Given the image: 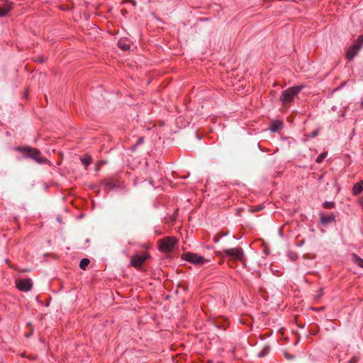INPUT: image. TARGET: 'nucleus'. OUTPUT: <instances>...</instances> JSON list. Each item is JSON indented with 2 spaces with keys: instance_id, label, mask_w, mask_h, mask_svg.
Instances as JSON below:
<instances>
[{
  "instance_id": "obj_9",
  "label": "nucleus",
  "mask_w": 363,
  "mask_h": 363,
  "mask_svg": "<svg viewBox=\"0 0 363 363\" xmlns=\"http://www.w3.org/2000/svg\"><path fill=\"white\" fill-rule=\"evenodd\" d=\"M320 219L322 224L327 225L335 221V216L333 213L329 214L320 213Z\"/></svg>"
},
{
  "instance_id": "obj_26",
  "label": "nucleus",
  "mask_w": 363,
  "mask_h": 363,
  "mask_svg": "<svg viewBox=\"0 0 363 363\" xmlns=\"http://www.w3.org/2000/svg\"><path fill=\"white\" fill-rule=\"evenodd\" d=\"M362 106H363V101L362 102Z\"/></svg>"
},
{
  "instance_id": "obj_7",
  "label": "nucleus",
  "mask_w": 363,
  "mask_h": 363,
  "mask_svg": "<svg viewBox=\"0 0 363 363\" xmlns=\"http://www.w3.org/2000/svg\"><path fill=\"white\" fill-rule=\"evenodd\" d=\"M16 287L21 291H28L33 286L30 279H18L16 281Z\"/></svg>"
},
{
  "instance_id": "obj_18",
  "label": "nucleus",
  "mask_w": 363,
  "mask_h": 363,
  "mask_svg": "<svg viewBox=\"0 0 363 363\" xmlns=\"http://www.w3.org/2000/svg\"><path fill=\"white\" fill-rule=\"evenodd\" d=\"M355 260L357 265L362 268H363V259L355 255Z\"/></svg>"
},
{
  "instance_id": "obj_12",
  "label": "nucleus",
  "mask_w": 363,
  "mask_h": 363,
  "mask_svg": "<svg viewBox=\"0 0 363 363\" xmlns=\"http://www.w3.org/2000/svg\"><path fill=\"white\" fill-rule=\"evenodd\" d=\"M92 159L89 155H85L81 158L82 163L84 165L85 169H86L89 165L91 163Z\"/></svg>"
},
{
  "instance_id": "obj_8",
  "label": "nucleus",
  "mask_w": 363,
  "mask_h": 363,
  "mask_svg": "<svg viewBox=\"0 0 363 363\" xmlns=\"http://www.w3.org/2000/svg\"><path fill=\"white\" fill-rule=\"evenodd\" d=\"M359 50V45H352L347 50L345 56L348 60H351L357 55Z\"/></svg>"
},
{
  "instance_id": "obj_25",
  "label": "nucleus",
  "mask_w": 363,
  "mask_h": 363,
  "mask_svg": "<svg viewBox=\"0 0 363 363\" xmlns=\"http://www.w3.org/2000/svg\"><path fill=\"white\" fill-rule=\"evenodd\" d=\"M39 61H40V62H44V59H43V58H41L40 60H39Z\"/></svg>"
},
{
  "instance_id": "obj_19",
  "label": "nucleus",
  "mask_w": 363,
  "mask_h": 363,
  "mask_svg": "<svg viewBox=\"0 0 363 363\" xmlns=\"http://www.w3.org/2000/svg\"><path fill=\"white\" fill-rule=\"evenodd\" d=\"M119 46L124 50H127L130 49L129 45H122L121 42H119Z\"/></svg>"
},
{
  "instance_id": "obj_21",
  "label": "nucleus",
  "mask_w": 363,
  "mask_h": 363,
  "mask_svg": "<svg viewBox=\"0 0 363 363\" xmlns=\"http://www.w3.org/2000/svg\"><path fill=\"white\" fill-rule=\"evenodd\" d=\"M358 360V358L357 357H353L350 360V363H355L357 362Z\"/></svg>"
},
{
  "instance_id": "obj_20",
  "label": "nucleus",
  "mask_w": 363,
  "mask_h": 363,
  "mask_svg": "<svg viewBox=\"0 0 363 363\" xmlns=\"http://www.w3.org/2000/svg\"><path fill=\"white\" fill-rule=\"evenodd\" d=\"M323 295V289H320V292L318 294V295L315 296V299H319Z\"/></svg>"
},
{
  "instance_id": "obj_5",
  "label": "nucleus",
  "mask_w": 363,
  "mask_h": 363,
  "mask_svg": "<svg viewBox=\"0 0 363 363\" xmlns=\"http://www.w3.org/2000/svg\"><path fill=\"white\" fill-rule=\"evenodd\" d=\"M182 258L194 264H203L206 262V259L203 257L189 252L184 253Z\"/></svg>"
},
{
  "instance_id": "obj_17",
  "label": "nucleus",
  "mask_w": 363,
  "mask_h": 363,
  "mask_svg": "<svg viewBox=\"0 0 363 363\" xmlns=\"http://www.w3.org/2000/svg\"><path fill=\"white\" fill-rule=\"evenodd\" d=\"M353 45H358L360 46L361 48L363 45V35H362L358 36L355 43H354Z\"/></svg>"
},
{
  "instance_id": "obj_16",
  "label": "nucleus",
  "mask_w": 363,
  "mask_h": 363,
  "mask_svg": "<svg viewBox=\"0 0 363 363\" xmlns=\"http://www.w3.org/2000/svg\"><path fill=\"white\" fill-rule=\"evenodd\" d=\"M326 155H327V153H325V152L321 153L320 155H319L317 157L315 162L317 163H321L323 161V160L325 159V157H326Z\"/></svg>"
},
{
  "instance_id": "obj_10",
  "label": "nucleus",
  "mask_w": 363,
  "mask_h": 363,
  "mask_svg": "<svg viewBox=\"0 0 363 363\" xmlns=\"http://www.w3.org/2000/svg\"><path fill=\"white\" fill-rule=\"evenodd\" d=\"M13 9V4L11 2L5 3L0 6V17L5 16Z\"/></svg>"
},
{
  "instance_id": "obj_15",
  "label": "nucleus",
  "mask_w": 363,
  "mask_h": 363,
  "mask_svg": "<svg viewBox=\"0 0 363 363\" xmlns=\"http://www.w3.org/2000/svg\"><path fill=\"white\" fill-rule=\"evenodd\" d=\"M323 206L326 209H332L335 207V203L333 201H325Z\"/></svg>"
},
{
  "instance_id": "obj_13",
  "label": "nucleus",
  "mask_w": 363,
  "mask_h": 363,
  "mask_svg": "<svg viewBox=\"0 0 363 363\" xmlns=\"http://www.w3.org/2000/svg\"><path fill=\"white\" fill-rule=\"evenodd\" d=\"M282 124L280 122H274L272 124L270 130L272 132H277L281 128Z\"/></svg>"
},
{
  "instance_id": "obj_6",
  "label": "nucleus",
  "mask_w": 363,
  "mask_h": 363,
  "mask_svg": "<svg viewBox=\"0 0 363 363\" xmlns=\"http://www.w3.org/2000/svg\"><path fill=\"white\" fill-rule=\"evenodd\" d=\"M148 257L149 255L146 252L135 255L131 257V265L135 268H140Z\"/></svg>"
},
{
  "instance_id": "obj_3",
  "label": "nucleus",
  "mask_w": 363,
  "mask_h": 363,
  "mask_svg": "<svg viewBox=\"0 0 363 363\" xmlns=\"http://www.w3.org/2000/svg\"><path fill=\"white\" fill-rule=\"evenodd\" d=\"M177 239H176L174 237H165L159 241V250L164 252H171L177 242Z\"/></svg>"
},
{
  "instance_id": "obj_22",
  "label": "nucleus",
  "mask_w": 363,
  "mask_h": 363,
  "mask_svg": "<svg viewBox=\"0 0 363 363\" xmlns=\"http://www.w3.org/2000/svg\"><path fill=\"white\" fill-rule=\"evenodd\" d=\"M143 141H144V138L141 137V138H140L138 140V142H137L136 145L141 144V143H143Z\"/></svg>"
},
{
  "instance_id": "obj_24",
  "label": "nucleus",
  "mask_w": 363,
  "mask_h": 363,
  "mask_svg": "<svg viewBox=\"0 0 363 363\" xmlns=\"http://www.w3.org/2000/svg\"><path fill=\"white\" fill-rule=\"evenodd\" d=\"M317 134H318V131H315V133H313L312 134V137H315V135H317Z\"/></svg>"
},
{
  "instance_id": "obj_23",
  "label": "nucleus",
  "mask_w": 363,
  "mask_h": 363,
  "mask_svg": "<svg viewBox=\"0 0 363 363\" xmlns=\"http://www.w3.org/2000/svg\"><path fill=\"white\" fill-rule=\"evenodd\" d=\"M218 240H219V238H217V237H215V238H214V242H218Z\"/></svg>"
},
{
  "instance_id": "obj_1",
  "label": "nucleus",
  "mask_w": 363,
  "mask_h": 363,
  "mask_svg": "<svg viewBox=\"0 0 363 363\" xmlns=\"http://www.w3.org/2000/svg\"><path fill=\"white\" fill-rule=\"evenodd\" d=\"M18 151L24 155L26 158H31L38 164H45L48 162V160L41 156L40 152L32 147H18Z\"/></svg>"
},
{
  "instance_id": "obj_2",
  "label": "nucleus",
  "mask_w": 363,
  "mask_h": 363,
  "mask_svg": "<svg viewBox=\"0 0 363 363\" xmlns=\"http://www.w3.org/2000/svg\"><path fill=\"white\" fill-rule=\"evenodd\" d=\"M303 86H294L288 88L282 91L280 96V101L284 105L289 104L293 101L295 96L301 91Z\"/></svg>"
},
{
  "instance_id": "obj_4",
  "label": "nucleus",
  "mask_w": 363,
  "mask_h": 363,
  "mask_svg": "<svg viewBox=\"0 0 363 363\" xmlns=\"http://www.w3.org/2000/svg\"><path fill=\"white\" fill-rule=\"evenodd\" d=\"M223 253L233 261L244 262L245 255L241 247L225 249Z\"/></svg>"
},
{
  "instance_id": "obj_11",
  "label": "nucleus",
  "mask_w": 363,
  "mask_h": 363,
  "mask_svg": "<svg viewBox=\"0 0 363 363\" xmlns=\"http://www.w3.org/2000/svg\"><path fill=\"white\" fill-rule=\"evenodd\" d=\"M363 191V181L355 184L352 188V194L358 195Z\"/></svg>"
},
{
  "instance_id": "obj_14",
  "label": "nucleus",
  "mask_w": 363,
  "mask_h": 363,
  "mask_svg": "<svg viewBox=\"0 0 363 363\" xmlns=\"http://www.w3.org/2000/svg\"><path fill=\"white\" fill-rule=\"evenodd\" d=\"M89 259H87V258H83L82 259V260L80 261V263H79V267L82 269H85L86 267L88 266V264H89Z\"/></svg>"
}]
</instances>
